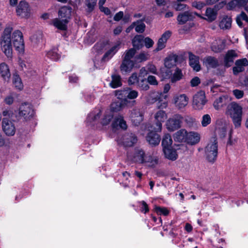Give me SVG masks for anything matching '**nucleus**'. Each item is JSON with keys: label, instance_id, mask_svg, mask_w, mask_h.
Segmentation results:
<instances>
[{"label": "nucleus", "instance_id": "0e129e2a", "mask_svg": "<svg viewBox=\"0 0 248 248\" xmlns=\"http://www.w3.org/2000/svg\"><path fill=\"white\" fill-rule=\"evenodd\" d=\"M141 212L146 213L149 211V207L146 202L143 201L140 202Z\"/></svg>", "mask_w": 248, "mask_h": 248}, {"label": "nucleus", "instance_id": "680f3d73", "mask_svg": "<svg viewBox=\"0 0 248 248\" xmlns=\"http://www.w3.org/2000/svg\"><path fill=\"white\" fill-rule=\"evenodd\" d=\"M139 86L141 90L143 91H147L150 88L149 85L145 82L144 79H142L140 82L139 83Z\"/></svg>", "mask_w": 248, "mask_h": 248}, {"label": "nucleus", "instance_id": "f257e3e1", "mask_svg": "<svg viewBox=\"0 0 248 248\" xmlns=\"http://www.w3.org/2000/svg\"><path fill=\"white\" fill-rule=\"evenodd\" d=\"M13 28L11 26H7L1 36L0 44L2 51L8 57L12 56L13 49L12 41L16 51L20 54H23L25 51V44L22 32L15 30L12 33Z\"/></svg>", "mask_w": 248, "mask_h": 248}, {"label": "nucleus", "instance_id": "5fc2aeb1", "mask_svg": "<svg viewBox=\"0 0 248 248\" xmlns=\"http://www.w3.org/2000/svg\"><path fill=\"white\" fill-rule=\"evenodd\" d=\"M238 8V4L236 0H232L227 4V9L232 10Z\"/></svg>", "mask_w": 248, "mask_h": 248}, {"label": "nucleus", "instance_id": "bb28decb", "mask_svg": "<svg viewBox=\"0 0 248 248\" xmlns=\"http://www.w3.org/2000/svg\"><path fill=\"white\" fill-rule=\"evenodd\" d=\"M101 115V111L98 110V112H91L87 118L86 123L88 125L91 126H94V124L98 122Z\"/></svg>", "mask_w": 248, "mask_h": 248}, {"label": "nucleus", "instance_id": "774afa93", "mask_svg": "<svg viewBox=\"0 0 248 248\" xmlns=\"http://www.w3.org/2000/svg\"><path fill=\"white\" fill-rule=\"evenodd\" d=\"M2 114V115L4 117V118H8L10 119L13 115V111L11 109H5L3 110Z\"/></svg>", "mask_w": 248, "mask_h": 248}, {"label": "nucleus", "instance_id": "4d7b16f0", "mask_svg": "<svg viewBox=\"0 0 248 248\" xmlns=\"http://www.w3.org/2000/svg\"><path fill=\"white\" fill-rule=\"evenodd\" d=\"M168 106V102L166 100L159 99L156 104V107L158 109L165 108Z\"/></svg>", "mask_w": 248, "mask_h": 248}, {"label": "nucleus", "instance_id": "b1692460", "mask_svg": "<svg viewBox=\"0 0 248 248\" xmlns=\"http://www.w3.org/2000/svg\"><path fill=\"white\" fill-rule=\"evenodd\" d=\"M120 45L121 43L120 42H117L114 46L105 53L102 58V60L107 61L110 59L120 49Z\"/></svg>", "mask_w": 248, "mask_h": 248}, {"label": "nucleus", "instance_id": "473e14b6", "mask_svg": "<svg viewBox=\"0 0 248 248\" xmlns=\"http://www.w3.org/2000/svg\"><path fill=\"white\" fill-rule=\"evenodd\" d=\"M109 86L113 88H117L122 85V78L120 75L113 74L111 75V81L109 84Z\"/></svg>", "mask_w": 248, "mask_h": 248}, {"label": "nucleus", "instance_id": "4be33fe9", "mask_svg": "<svg viewBox=\"0 0 248 248\" xmlns=\"http://www.w3.org/2000/svg\"><path fill=\"white\" fill-rule=\"evenodd\" d=\"M189 63L190 66L196 71L201 70V66L199 62V57L194 55L191 52H188Z\"/></svg>", "mask_w": 248, "mask_h": 248}, {"label": "nucleus", "instance_id": "bf43d9fd", "mask_svg": "<svg viewBox=\"0 0 248 248\" xmlns=\"http://www.w3.org/2000/svg\"><path fill=\"white\" fill-rule=\"evenodd\" d=\"M147 82L152 85L156 86L158 85V82L156 79V78L154 76H149L147 78Z\"/></svg>", "mask_w": 248, "mask_h": 248}, {"label": "nucleus", "instance_id": "603ef678", "mask_svg": "<svg viewBox=\"0 0 248 248\" xmlns=\"http://www.w3.org/2000/svg\"><path fill=\"white\" fill-rule=\"evenodd\" d=\"M127 90V94L126 95L127 98L133 99L136 98L139 94L138 92L135 90Z\"/></svg>", "mask_w": 248, "mask_h": 248}, {"label": "nucleus", "instance_id": "0eeeda50", "mask_svg": "<svg viewBox=\"0 0 248 248\" xmlns=\"http://www.w3.org/2000/svg\"><path fill=\"white\" fill-rule=\"evenodd\" d=\"M183 120V117L180 114H175L172 118L168 120L166 122V127L170 131H174L179 129Z\"/></svg>", "mask_w": 248, "mask_h": 248}, {"label": "nucleus", "instance_id": "423d86ee", "mask_svg": "<svg viewBox=\"0 0 248 248\" xmlns=\"http://www.w3.org/2000/svg\"><path fill=\"white\" fill-rule=\"evenodd\" d=\"M204 92L200 91L193 97V107L195 109L201 110L207 103Z\"/></svg>", "mask_w": 248, "mask_h": 248}, {"label": "nucleus", "instance_id": "8fccbe9b", "mask_svg": "<svg viewBox=\"0 0 248 248\" xmlns=\"http://www.w3.org/2000/svg\"><path fill=\"white\" fill-rule=\"evenodd\" d=\"M31 39L32 42L36 44L42 43L43 41L42 34L40 32L36 33L31 37Z\"/></svg>", "mask_w": 248, "mask_h": 248}, {"label": "nucleus", "instance_id": "e433bc0d", "mask_svg": "<svg viewBox=\"0 0 248 248\" xmlns=\"http://www.w3.org/2000/svg\"><path fill=\"white\" fill-rule=\"evenodd\" d=\"M205 15L207 16V20L209 22H212L216 19L217 12L213 8H207L206 10Z\"/></svg>", "mask_w": 248, "mask_h": 248}, {"label": "nucleus", "instance_id": "39448f33", "mask_svg": "<svg viewBox=\"0 0 248 248\" xmlns=\"http://www.w3.org/2000/svg\"><path fill=\"white\" fill-rule=\"evenodd\" d=\"M16 12L17 16L21 18L27 19L31 14V7L29 3L25 0L19 1L16 7Z\"/></svg>", "mask_w": 248, "mask_h": 248}, {"label": "nucleus", "instance_id": "2f4dec72", "mask_svg": "<svg viewBox=\"0 0 248 248\" xmlns=\"http://www.w3.org/2000/svg\"><path fill=\"white\" fill-rule=\"evenodd\" d=\"M232 19L231 17L224 16L222 17L219 23V26L221 29L223 30H228L232 26Z\"/></svg>", "mask_w": 248, "mask_h": 248}, {"label": "nucleus", "instance_id": "3c124183", "mask_svg": "<svg viewBox=\"0 0 248 248\" xmlns=\"http://www.w3.org/2000/svg\"><path fill=\"white\" fill-rule=\"evenodd\" d=\"M96 0H86V5L88 7V11L92 12L96 5Z\"/></svg>", "mask_w": 248, "mask_h": 248}, {"label": "nucleus", "instance_id": "5701e85b", "mask_svg": "<svg viewBox=\"0 0 248 248\" xmlns=\"http://www.w3.org/2000/svg\"><path fill=\"white\" fill-rule=\"evenodd\" d=\"M72 9L70 6H63L58 11V16L62 19H67L68 23L71 18Z\"/></svg>", "mask_w": 248, "mask_h": 248}, {"label": "nucleus", "instance_id": "a18cd8bd", "mask_svg": "<svg viewBox=\"0 0 248 248\" xmlns=\"http://www.w3.org/2000/svg\"><path fill=\"white\" fill-rule=\"evenodd\" d=\"M145 20V17H144L141 20H138L136 22L137 26H135V31L137 32L142 33L144 32L145 29V25L143 21Z\"/></svg>", "mask_w": 248, "mask_h": 248}, {"label": "nucleus", "instance_id": "c03bdc74", "mask_svg": "<svg viewBox=\"0 0 248 248\" xmlns=\"http://www.w3.org/2000/svg\"><path fill=\"white\" fill-rule=\"evenodd\" d=\"M113 117V114L111 112H106L101 121L103 125H107L109 124Z\"/></svg>", "mask_w": 248, "mask_h": 248}, {"label": "nucleus", "instance_id": "79ce46f5", "mask_svg": "<svg viewBox=\"0 0 248 248\" xmlns=\"http://www.w3.org/2000/svg\"><path fill=\"white\" fill-rule=\"evenodd\" d=\"M236 21L238 25L240 27H242L243 21H245L247 23H248V16L244 12H242L239 16H237Z\"/></svg>", "mask_w": 248, "mask_h": 248}, {"label": "nucleus", "instance_id": "9d476101", "mask_svg": "<svg viewBox=\"0 0 248 248\" xmlns=\"http://www.w3.org/2000/svg\"><path fill=\"white\" fill-rule=\"evenodd\" d=\"M154 118L155 124L154 130L156 132H160L162 129V123L167 119V115L165 111L159 110L155 113Z\"/></svg>", "mask_w": 248, "mask_h": 248}, {"label": "nucleus", "instance_id": "7ed1b4c3", "mask_svg": "<svg viewBox=\"0 0 248 248\" xmlns=\"http://www.w3.org/2000/svg\"><path fill=\"white\" fill-rule=\"evenodd\" d=\"M136 54L135 48H130L125 51V55L120 66V70L122 73L130 72L133 66L134 62L131 60Z\"/></svg>", "mask_w": 248, "mask_h": 248}, {"label": "nucleus", "instance_id": "e2e57ef3", "mask_svg": "<svg viewBox=\"0 0 248 248\" xmlns=\"http://www.w3.org/2000/svg\"><path fill=\"white\" fill-rule=\"evenodd\" d=\"M205 5V3L202 1H194L192 3V6L197 9H201Z\"/></svg>", "mask_w": 248, "mask_h": 248}, {"label": "nucleus", "instance_id": "ea45409f", "mask_svg": "<svg viewBox=\"0 0 248 248\" xmlns=\"http://www.w3.org/2000/svg\"><path fill=\"white\" fill-rule=\"evenodd\" d=\"M46 56L48 58L55 61H58L60 58V55L58 53V49L57 48H54L47 52L46 53Z\"/></svg>", "mask_w": 248, "mask_h": 248}, {"label": "nucleus", "instance_id": "f704fd0d", "mask_svg": "<svg viewBox=\"0 0 248 248\" xmlns=\"http://www.w3.org/2000/svg\"><path fill=\"white\" fill-rule=\"evenodd\" d=\"M163 152L166 157L170 160H175L177 158V154L176 150L172 149L171 147L165 148L163 150Z\"/></svg>", "mask_w": 248, "mask_h": 248}, {"label": "nucleus", "instance_id": "393cba45", "mask_svg": "<svg viewBox=\"0 0 248 248\" xmlns=\"http://www.w3.org/2000/svg\"><path fill=\"white\" fill-rule=\"evenodd\" d=\"M158 159L156 156L146 154L142 164L150 168L155 167L158 163Z\"/></svg>", "mask_w": 248, "mask_h": 248}, {"label": "nucleus", "instance_id": "f3484780", "mask_svg": "<svg viewBox=\"0 0 248 248\" xmlns=\"http://www.w3.org/2000/svg\"><path fill=\"white\" fill-rule=\"evenodd\" d=\"M175 106L178 109L185 108L188 104V98L185 94L175 96L173 98Z\"/></svg>", "mask_w": 248, "mask_h": 248}, {"label": "nucleus", "instance_id": "69168bd1", "mask_svg": "<svg viewBox=\"0 0 248 248\" xmlns=\"http://www.w3.org/2000/svg\"><path fill=\"white\" fill-rule=\"evenodd\" d=\"M143 42L144 43L145 46L147 48L151 47L154 44L153 40L148 37L145 38L144 40H143Z\"/></svg>", "mask_w": 248, "mask_h": 248}, {"label": "nucleus", "instance_id": "37998d69", "mask_svg": "<svg viewBox=\"0 0 248 248\" xmlns=\"http://www.w3.org/2000/svg\"><path fill=\"white\" fill-rule=\"evenodd\" d=\"M13 82L15 87L16 89L19 90L22 89L23 85L22 83L21 79L18 75L14 74L13 75Z\"/></svg>", "mask_w": 248, "mask_h": 248}, {"label": "nucleus", "instance_id": "a19ab883", "mask_svg": "<svg viewBox=\"0 0 248 248\" xmlns=\"http://www.w3.org/2000/svg\"><path fill=\"white\" fill-rule=\"evenodd\" d=\"M123 101H118L113 102L110 106V110L112 112H118L123 108Z\"/></svg>", "mask_w": 248, "mask_h": 248}, {"label": "nucleus", "instance_id": "ddd939ff", "mask_svg": "<svg viewBox=\"0 0 248 248\" xmlns=\"http://www.w3.org/2000/svg\"><path fill=\"white\" fill-rule=\"evenodd\" d=\"M230 99L227 95H222L217 98L213 103V107L217 110L222 109L229 104Z\"/></svg>", "mask_w": 248, "mask_h": 248}, {"label": "nucleus", "instance_id": "2eb2a0df", "mask_svg": "<svg viewBox=\"0 0 248 248\" xmlns=\"http://www.w3.org/2000/svg\"><path fill=\"white\" fill-rule=\"evenodd\" d=\"M130 117L132 122L137 125L143 120V113L140 111V108H135L131 111Z\"/></svg>", "mask_w": 248, "mask_h": 248}, {"label": "nucleus", "instance_id": "4468645a", "mask_svg": "<svg viewBox=\"0 0 248 248\" xmlns=\"http://www.w3.org/2000/svg\"><path fill=\"white\" fill-rule=\"evenodd\" d=\"M194 14L199 16L197 13H193L189 11L180 13L177 18L178 24L183 25L188 21L192 20L194 18Z\"/></svg>", "mask_w": 248, "mask_h": 248}, {"label": "nucleus", "instance_id": "052dcab7", "mask_svg": "<svg viewBox=\"0 0 248 248\" xmlns=\"http://www.w3.org/2000/svg\"><path fill=\"white\" fill-rule=\"evenodd\" d=\"M233 94L236 98L239 99L242 98L244 96V92L238 89H235L232 91Z\"/></svg>", "mask_w": 248, "mask_h": 248}, {"label": "nucleus", "instance_id": "4c0bfd02", "mask_svg": "<svg viewBox=\"0 0 248 248\" xmlns=\"http://www.w3.org/2000/svg\"><path fill=\"white\" fill-rule=\"evenodd\" d=\"M183 77L181 69L176 68L171 77L170 81L172 83H175L180 80Z\"/></svg>", "mask_w": 248, "mask_h": 248}, {"label": "nucleus", "instance_id": "f8f14e48", "mask_svg": "<svg viewBox=\"0 0 248 248\" xmlns=\"http://www.w3.org/2000/svg\"><path fill=\"white\" fill-rule=\"evenodd\" d=\"M145 155V152L142 149L136 148L133 155L132 156L128 155V157L134 162L142 164Z\"/></svg>", "mask_w": 248, "mask_h": 248}, {"label": "nucleus", "instance_id": "de8ad7c7", "mask_svg": "<svg viewBox=\"0 0 248 248\" xmlns=\"http://www.w3.org/2000/svg\"><path fill=\"white\" fill-rule=\"evenodd\" d=\"M211 122V118L209 114H206L202 116L201 124L203 127H206Z\"/></svg>", "mask_w": 248, "mask_h": 248}, {"label": "nucleus", "instance_id": "a211bd4d", "mask_svg": "<svg viewBox=\"0 0 248 248\" xmlns=\"http://www.w3.org/2000/svg\"><path fill=\"white\" fill-rule=\"evenodd\" d=\"M112 127L113 129L121 128L126 130L127 126L124 117L122 115H118L116 117L112 123Z\"/></svg>", "mask_w": 248, "mask_h": 248}, {"label": "nucleus", "instance_id": "f03ea898", "mask_svg": "<svg viewBox=\"0 0 248 248\" xmlns=\"http://www.w3.org/2000/svg\"><path fill=\"white\" fill-rule=\"evenodd\" d=\"M242 109V107L235 102L229 103L227 106L226 114L231 117L236 128L240 127L241 125Z\"/></svg>", "mask_w": 248, "mask_h": 248}, {"label": "nucleus", "instance_id": "9b49d317", "mask_svg": "<svg viewBox=\"0 0 248 248\" xmlns=\"http://www.w3.org/2000/svg\"><path fill=\"white\" fill-rule=\"evenodd\" d=\"M137 140V137L133 133H127L121 139L117 140L119 144L123 145L125 147L132 146Z\"/></svg>", "mask_w": 248, "mask_h": 248}, {"label": "nucleus", "instance_id": "cd10ccee", "mask_svg": "<svg viewBox=\"0 0 248 248\" xmlns=\"http://www.w3.org/2000/svg\"><path fill=\"white\" fill-rule=\"evenodd\" d=\"M146 140L150 144L155 146L159 144L160 141V137L156 133L151 131L148 134L146 137Z\"/></svg>", "mask_w": 248, "mask_h": 248}, {"label": "nucleus", "instance_id": "20e7f679", "mask_svg": "<svg viewBox=\"0 0 248 248\" xmlns=\"http://www.w3.org/2000/svg\"><path fill=\"white\" fill-rule=\"evenodd\" d=\"M205 154L207 160L214 163L217 158L218 154L217 141L215 138H213L208 143L205 148Z\"/></svg>", "mask_w": 248, "mask_h": 248}, {"label": "nucleus", "instance_id": "6ab92c4d", "mask_svg": "<svg viewBox=\"0 0 248 248\" xmlns=\"http://www.w3.org/2000/svg\"><path fill=\"white\" fill-rule=\"evenodd\" d=\"M68 21L60 17L55 18L51 21V24L57 29L65 31L67 29Z\"/></svg>", "mask_w": 248, "mask_h": 248}, {"label": "nucleus", "instance_id": "412c9836", "mask_svg": "<svg viewBox=\"0 0 248 248\" xmlns=\"http://www.w3.org/2000/svg\"><path fill=\"white\" fill-rule=\"evenodd\" d=\"M237 57V54L233 50L227 51L224 58V65L226 67H230L233 62L235 58Z\"/></svg>", "mask_w": 248, "mask_h": 248}, {"label": "nucleus", "instance_id": "c85d7f7f", "mask_svg": "<svg viewBox=\"0 0 248 248\" xmlns=\"http://www.w3.org/2000/svg\"><path fill=\"white\" fill-rule=\"evenodd\" d=\"M200 140V135L195 132H188L186 142L189 144L194 145L198 143Z\"/></svg>", "mask_w": 248, "mask_h": 248}, {"label": "nucleus", "instance_id": "6e6d98bb", "mask_svg": "<svg viewBox=\"0 0 248 248\" xmlns=\"http://www.w3.org/2000/svg\"><path fill=\"white\" fill-rule=\"evenodd\" d=\"M227 128L225 126L218 128L217 130V132L220 138H224L227 134Z\"/></svg>", "mask_w": 248, "mask_h": 248}, {"label": "nucleus", "instance_id": "7c9ffc66", "mask_svg": "<svg viewBox=\"0 0 248 248\" xmlns=\"http://www.w3.org/2000/svg\"><path fill=\"white\" fill-rule=\"evenodd\" d=\"M203 62L208 68H215L219 66L218 61L215 57L208 56L204 59Z\"/></svg>", "mask_w": 248, "mask_h": 248}, {"label": "nucleus", "instance_id": "09e8293b", "mask_svg": "<svg viewBox=\"0 0 248 248\" xmlns=\"http://www.w3.org/2000/svg\"><path fill=\"white\" fill-rule=\"evenodd\" d=\"M115 96L120 100H123L126 97L127 90H116L114 91Z\"/></svg>", "mask_w": 248, "mask_h": 248}, {"label": "nucleus", "instance_id": "a878e982", "mask_svg": "<svg viewBox=\"0 0 248 248\" xmlns=\"http://www.w3.org/2000/svg\"><path fill=\"white\" fill-rule=\"evenodd\" d=\"M179 59L176 54H171L167 57L164 60V64L166 67L170 69L175 66Z\"/></svg>", "mask_w": 248, "mask_h": 248}, {"label": "nucleus", "instance_id": "72a5a7b5", "mask_svg": "<svg viewBox=\"0 0 248 248\" xmlns=\"http://www.w3.org/2000/svg\"><path fill=\"white\" fill-rule=\"evenodd\" d=\"M0 74L4 80H8L11 76L9 67L5 62L0 64Z\"/></svg>", "mask_w": 248, "mask_h": 248}, {"label": "nucleus", "instance_id": "aec40b11", "mask_svg": "<svg viewBox=\"0 0 248 248\" xmlns=\"http://www.w3.org/2000/svg\"><path fill=\"white\" fill-rule=\"evenodd\" d=\"M171 34V31H165L159 39L157 42V46L155 49V51H158L162 50L166 46V44L168 39L170 37Z\"/></svg>", "mask_w": 248, "mask_h": 248}, {"label": "nucleus", "instance_id": "6e6552de", "mask_svg": "<svg viewBox=\"0 0 248 248\" xmlns=\"http://www.w3.org/2000/svg\"><path fill=\"white\" fill-rule=\"evenodd\" d=\"M2 129L7 136H13L16 133V126L13 121L8 118H3L2 120Z\"/></svg>", "mask_w": 248, "mask_h": 248}, {"label": "nucleus", "instance_id": "c9c22d12", "mask_svg": "<svg viewBox=\"0 0 248 248\" xmlns=\"http://www.w3.org/2000/svg\"><path fill=\"white\" fill-rule=\"evenodd\" d=\"M143 37L141 35H137L134 37L132 40L133 47L139 49L143 46Z\"/></svg>", "mask_w": 248, "mask_h": 248}, {"label": "nucleus", "instance_id": "dca6fc26", "mask_svg": "<svg viewBox=\"0 0 248 248\" xmlns=\"http://www.w3.org/2000/svg\"><path fill=\"white\" fill-rule=\"evenodd\" d=\"M235 66L233 67V73L237 75L245 70V67L248 65V61L246 58L237 60L235 62Z\"/></svg>", "mask_w": 248, "mask_h": 248}, {"label": "nucleus", "instance_id": "864d4df0", "mask_svg": "<svg viewBox=\"0 0 248 248\" xmlns=\"http://www.w3.org/2000/svg\"><path fill=\"white\" fill-rule=\"evenodd\" d=\"M139 81V78L137 74L136 73H133L132 75L129 77L128 79V84L129 85H133Z\"/></svg>", "mask_w": 248, "mask_h": 248}, {"label": "nucleus", "instance_id": "13d9d810", "mask_svg": "<svg viewBox=\"0 0 248 248\" xmlns=\"http://www.w3.org/2000/svg\"><path fill=\"white\" fill-rule=\"evenodd\" d=\"M149 57V55L147 53H141L136 57L137 61L139 62L146 61Z\"/></svg>", "mask_w": 248, "mask_h": 248}, {"label": "nucleus", "instance_id": "c756f323", "mask_svg": "<svg viewBox=\"0 0 248 248\" xmlns=\"http://www.w3.org/2000/svg\"><path fill=\"white\" fill-rule=\"evenodd\" d=\"M187 134L188 132L186 130L181 129L174 134V140L175 141L180 142H186Z\"/></svg>", "mask_w": 248, "mask_h": 248}, {"label": "nucleus", "instance_id": "1a4fd4ad", "mask_svg": "<svg viewBox=\"0 0 248 248\" xmlns=\"http://www.w3.org/2000/svg\"><path fill=\"white\" fill-rule=\"evenodd\" d=\"M34 114L31 105L29 103H23L19 108V115L27 121L32 118Z\"/></svg>", "mask_w": 248, "mask_h": 248}, {"label": "nucleus", "instance_id": "49530a36", "mask_svg": "<svg viewBox=\"0 0 248 248\" xmlns=\"http://www.w3.org/2000/svg\"><path fill=\"white\" fill-rule=\"evenodd\" d=\"M155 211L158 215H163L166 216L170 213L169 210L166 207L156 206Z\"/></svg>", "mask_w": 248, "mask_h": 248}, {"label": "nucleus", "instance_id": "338daca9", "mask_svg": "<svg viewBox=\"0 0 248 248\" xmlns=\"http://www.w3.org/2000/svg\"><path fill=\"white\" fill-rule=\"evenodd\" d=\"M173 7L176 11H182L186 9L187 5L181 3H177L174 4Z\"/></svg>", "mask_w": 248, "mask_h": 248}, {"label": "nucleus", "instance_id": "58836bf2", "mask_svg": "<svg viewBox=\"0 0 248 248\" xmlns=\"http://www.w3.org/2000/svg\"><path fill=\"white\" fill-rule=\"evenodd\" d=\"M172 142V140L170 135L169 134H165L162 139V146L163 150L165 148H168L171 147Z\"/></svg>", "mask_w": 248, "mask_h": 248}]
</instances>
